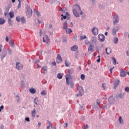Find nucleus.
Returning <instances> with one entry per match:
<instances>
[{
	"instance_id": "obj_1",
	"label": "nucleus",
	"mask_w": 129,
	"mask_h": 129,
	"mask_svg": "<svg viewBox=\"0 0 129 129\" xmlns=\"http://www.w3.org/2000/svg\"><path fill=\"white\" fill-rule=\"evenodd\" d=\"M26 12L27 18H31L32 17V14H33V11H32L30 7L27 6Z\"/></svg>"
},
{
	"instance_id": "obj_2",
	"label": "nucleus",
	"mask_w": 129,
	"mask_h": 129,
	"mask_svg": "<svg viewBox=\"0 0 129 129\" xmlns=\"http://www.w3.org/2000/svg\"><path fill=\"white\" fill-rule=\"evenodd\" d=\"M118 22H119L118 16H117V15H116V14H115L114 15L113 19V23L114 25L117 24Z\"/></svg>"
},
{
	"instance_id": "obj_3",
	"label": "nucleus",
	"mask_w": 129,
	"mask_h": 129,
	"mask_svg": "<svg viewBox=\"0 0 129 129\" xmlns=\"http://www.w3.org/2000/svg\"><path fill=\"white\" fill-rule=\"evenodd\" d=\"M23 67L24 66H23V64L21 63V62L16 63V68L17 70H23Z\"/></svg>"
},
{
	"instance_id": "obj_4",
	"label": "nucleus",
	"mask_w": 129,
	"mask_h": 129,
	"mask_svg": "<svg viewBox=\"0 0 129 129\" xmlns=\"http://www.w3.org/2000/svg\"><path fill=\"white\" fill-rule=\"evenodd\" d=\"M98 39L100 42H104L105 40V36L103 34H99L98 35Z\"/></svg>"
},
{
	"instance_id": "obj_5",
	"label": "nucleus",
	"mask_w": 129,
	"mask_h": 129,
	"mask_svg": "<svg viewBox=\"0 0 129 129\" xmlns=\"http://www.w3.org/2000/svg\"><path fill=\"white\" fill-rule=\"evenodd\" d=\"M66 79L67 84H68V85H71V88H74V83H71L70 84V83H69V78H68V76L66 77Z\"/></svg>"
},
{
	"instance_id": "obj_6",
	"label": "nucleus",
	"mask_w": 129,
	"mask_h": 129,
	"mask_svg": "<svg viewBox=\"0 0 129 129\" xmlns=\"http://www.w3.org/2000/svg\"><path fill=\"white\" fill-rule=\"evenodd\" d=\"M118 30H119V27H118V26H116L114 28H113V31L112 32V35H113V36L116 35V32H117Z\"/></svg>"
},
{
	"instance_id": "obj_7",
	"label": "nucleus",
	"mask_w": 129,
	"mask_h": 129,
	"mask_svg": "<svg viewBox=\"0 0 129 129\" xmlns=\"http://www.w3.org/2000/svg\"><path fill=\"white\" fill-rule=\"evenodd\" d=\"M92 32L94 35V36H95L96 35H98V28H97L96 27H94L92 29Z\"/></svg>"
},
{
	"instance_id": "obj_8",
	"label": "nucleus",
	"mask_w": 129,
	"mask_h": 129,
	"mask_svg": "<svg viewBox=\"0 0 129 129\" xmlns=\"http://www.w3.org/2000/svg\"><path fill=\"white\" fill-rule=\"evenodd\" d=\"M50 38H49V37H48V35H45L43 37V42L44 43H48V42H49Z\"/></svg>"
},
{
	"instance_id": "obj_9",
	"label": "nucleus",
	"mask_w": 129,
	"mask_h": 129,
	"mask_svg": "<svg viewBox=\"0 0 129 129\" xmlns=\"http://www.w3.org/2000/svg\"><path fill=\"white\" fill-rule=\"evenodd\" d=\"M120 76L121 77H125L126 76V73L123 69L121 70L120 71Z\"/></svg>"
},
{
	"instance_id": "obj_10",
	"label": "nucleus",
	"mask_w": 129,
	"mask_h": 129,
	"mask_svg": "<svg viewBox=\"0 0 129 129\" xmlns=\"http://www.w3.org/2000/svg\"><path fill=\"white\" fill-rule=\"evenodd\" d=\"M108 101L110 104H113V102L114 101V97H113V96L110 97Z\"/></svg>"
},
{
	"instance_id": "obj_11",
	"label": "nucleus",
	"mask_w": 129,
	"mask_h": 129,
	"mask_svg": "<svg viewBox=\"0 0 129 129\" xmlns=\"http://www.w3.org/2000/svg\"><path fill=\"white\" fill-rule=\"evenodd\" d=\"M77 90H78L79 92V94L80 95H81V94L82 93V92H83V88H82V86H78L77 87Z\"/></svg>"
},
{
	"instance_id": "obj_12",
	"label": "nucleus",
	"mask_w": 129,
	"mask_h": 129,
	"mask_svg": "<svg viewBox=\"0 0 129 129\" xmlns=\"http://www.w3.org/2000/svg\"><path fill=\"white\" fill-rule=\"evenodd\" d=\"M73 13L75 16H76L77 18H79V13L77 12L76 9L73 10Z\"/></svg>"
},
{
	"instance_id": "obj_13",
	"label": "nucleus",
	"mask_w": 129,
	"mask_h": 129,
	"mask_svg": "<svg viewBox=\"0 0 129 129\" xmlns=\"http://www.w3.org/2000/svg\"><path fill=\"white\" fill-rule=\"evenodd\" d=\"M62 29L63 30H66V29L68 28V24H67V21H65L62 24Z\"/></svg>"
},
{
	"instance_id": "obj_14",
	"label": "nucleus",
	"mask_w": 129,
	"mask_h": 129,
	"mask_svg": "<svg viewBox=\"0 0 129 129\" xmlns=\"http://www.w3.org/2000/svg\"><path fill=\"white\" fill-rule=\"evenodd\" d=\"M99 7L100 8V10H103L104 8H105V6L102 3H100L99 4Z\"/></svg>"
},
{
	"instance_id": "obj_15",
	"label": "nucleus",
	"mask_w": 129,
	"mask_h": 129,
	"mask_svg": "<svg viewBox=\"0 0 129 129\" xmlns=\"http://www.w3.org/2000/svg\"><path fill=\"white\" fill-rule=\"evenodd\" d=\"M77 49H78V46H77V45H74L73 47H71V50L72 51H77Z\"/></svg>"
},
{
	"instance_id": "obj_16",
	"label": "nucleus",
	"mask_w": 129,
	"mask_h": 129,
	"mask_svg": "<svg viewBox=\"0 0 129 129\" xmlns=\"http://www.w3.org/2000/svg\"><path fill=\"white\" fill-rule=\"evenodd\" d=\"M57 59H58L57 63H60L63 61L62 60V57H61L60 54H57Z\"/></svg>"
},
{
	"instance_id": "obj_17",
	"label": "nucleus",
	"mask_w": 129,
	"mask_h": 129,
	"mask_svg": "<svg viewBox=\"0 0 129 129\" xmlns=\"http://www.w3.org/2000/svg\"><path fill=\"white\" fill-rule=\"evenodd\" d=\"M119 85V80H117L114 84V89H116V87H117V86Z\"/></svg>"
},
{
	"instance_id": "obj_18",
	"label": "nucleus",
	"mask_w": 129,
	"mask_h": 129,
	"mask_svg": "<svg viewBox=\"0 0 129 129\" xmlns=\"http://www.w3.org/2000/svg\"><path fill=\"white\" fill-rule=\"evenodd\" d=\"M111 53V49L110 48H106V54L109 55Z\"/></svg>"
},
{
	"instance_id": "obj_19",
	"label": "nucleus",
	"mask_w": 129,
	"mask_h": 129,
	"mask_svg": "<svg viewBox=\"0 0 129 129\" xmlns=\"http://www.w3.org/2000/svg\"><path fill=\"white\" fill-rule=\"evenodd\" d=\"M6 23V20L4 18H0V25H4Z\"/></svg>"
},
{
	"instance_id": "obj_20",
	"label": "nucleus",
	"mask_w": 129,
	"mask_h": 129,
	"mask_svg": "<svg viewBox=\"0 0 129 129\" xmlns=\"http://www.w3.org/2000/svg\"><path fill=\"white\" fill-rule=\"evenodd\" d=\"M76 6L77 7V9H78L79 10V11H81L80 15H81V16H82V15H83V12H82V11H81V8H80V6H79V5H76Z\"/></svg>"
},
{
	"instance_id": "obj_21",
	"label": "nucleus",
	"mask_w": 129,
	"mask_h": 129,
	"mask_svg": "<svg viewBox=\"0 0 129 129\" xmlns=\"http://www.w3.org/2000/svg\"><path fill=\"white\" fill-rule=\"evenodd\" d=\"M65 30L67 34H70L71 33H72V30L70 28H67Z\"/></svg>"
},
{
	"instance_id": "obj_22",
	"label": "nucleus",
	"mask_w": 129,
	"mask_h": 129,
	"mask_svg": "<svg viewBox=\"0 0 129 129\" xmlns=\"http://www.w3.org/2000/svg\"><path fill=\"white\" fill-rule=\"evenodd\" d=\"M29 91L32 93V94H35V93H36V90L34 88L30 89Z\"/></svg>"
},
{
	"instance_id": "obj_23",
	"label": "nucleus",
	"mask_w": 129,
	"mask_h": 129,
	"mask_svg": "<svg viewBox=\"0 0 129 129\" xmlns=\"http://www.w3.org/2000/svg\"><path fill=\"white\" fill-rule=\"evenodd\" d=\"M118 120H119V123H122V124L123 123V119H122V117L121 116L119 117Z\"/></svg>"
},
{
	"instance_id": "obj_24",
	"label": "nucleus",
	"mask_w": 129,
	"mask_h": 129,
	"mask_svg": "<svg viewBox=\"0 0 129 129\" xmlns=\"http://www.w3.org/2000/svg\"><path fill=\"white\" fill-rule=\"evenodd\" d=\"M34 13L36 14V15H37L38 16V17H40L41 16V13H40L39 12V11H36V10L34 9Z\"/></svg>"
},
{
	"instance_id": "obj_25",
	"label": "nucleus",
	"mask_w": 129,
	"mask_h": 129,
	"mask_svg": "<svg viewBox=\"0 0 129 129\" xmlns=\"http://www.w3.org/2000/svg\"><path fill=\"white\" fill-rule=\"evenodd\" d=\"M87 37L86 35L83 36H80V41H82V40H84V39H87Z\"/></svg>"
},
{
	"instance_id": "obj_26",
	"label": "nucleus",
	"mask_w": 129,
	"mask_h": 129,
	"mask_svg": "<svg viewBox=\"0 0 129 129\" xmlns=\"http://www.w3.org/2000/svg\"><path fill=\"white\" fill-rule=\"evenodd\" d=\"M8 24L9 26H13V21L11 18H9L8 19Z\"/></svg>"
},
{
	"instance_id": "obj_27",
	"label": "nucleus",
	"mask_w": 129,
	"mask_h": 129,
	"mask_svg": "<svg viewBox=\"0 0 129 129\" xmlns=\"http://www.w3.org/2000/svg\"><path fill=\"white\" fill-rule=\"evenodd\" d=\"M21 23L22 24H25L26 23V19L24 17H22L21 19Z\"/></svg>"
},
{
	"instance_id": "obj_28",
	"label": "nucleus",
	"mask_w": 129,
	"mask_h": 129,
	"mask_svg": "<svg viewBox=\"0 0 129 129\" xmlns=\"http://www.w3.org/2000/svg\"><path fill=\"white\" fill-rule=\"evenodd\" d=\"M31 113H32V116L33 117H35L36 116V114H35L36 113V110H33Z\"/></svg>"
},
{
	"instance_id": "obj_29",
	"label": "nucleus",
	"mask_w": 129,
	"mask_h": 129,
	"mask_svg": "<svg viewBox=\"0 0 129 129\" xmlns=\"http://www.w3.org/2000/svg\"><path fill=\"white\" fill-rule=\"evenodd\" d=\"M113 42L114 44H117L118 42V38L117 37H115L113 40Z\"/></svg>"
},
{
	"instance_id": "obj_30",
	"label": "nucleus",
	"mask_w": 129,
	"mask_h": 129,
	"mask_svg": "<svg viewBox=\"0 0 129 129\" xmlns=\"http://www.w3.org/2000/svg\"><path fill=\"white\" fill-rule=\"evenodd\" d=\"M34 102L35 104H36V105H38V102H39V100H38V98H35L34 99Z\"/></svg>"
},
{
	"instance_id": "obj_31",
	"label": "nucleus",
	"mask_w": 129,
	"mask_h": 129,
	"mask_svg": "<svg viewBox=\"0 0 129 129\" xmlns=\"http://www.w3.org/2000/svg\"><path fill=\"white\" fill-rule=\"evenodd\" d=\"M69 74H73V72H74V70L73 69H71L68 70Z\"/></svg>"
},
{
	"instance_id": "obj_32",
	"label": "nucleus",
	"mask_w": 129,
	"mask_h": 129,
	"mask_svg": "<svg viewBox=\"0 0 129 129\" xmlns=\"http://www.w3.org/2000/svg\"><path fill=\"white\" fill-rule=\"evenodd\" d=\"M47 68H48L47 66H44L42 67V69L44 71V73H46L47 72Z\"/></svg>"
},
{
	"instance_id": "obj_33",
	"label": "nucleus",
	"mask_w": 129,
	"mask_h": 129,
	"mask_svg": "<svg viewBox=\"0 0 129 129\" xmlns=\"http://www.w3.org/2000/svg\"><path fill=\"white\" fill-rule=\"evenodd\" d=\"M88 51H91V52H93V47L92 45H90L88 48Z\"/></svg>"
},
{
	"instance_id": "obj_34",
	"label": "nucleus",
	"mask_w": 129,
	"mask_h": 129,
	"mask_svg": "<svg viewBox=\"0 0 129 129\" xmlns=\"http://www.w3.org/2000/svg\"><path fill=\"white\" fill-rule=\"evenodd\" d=\"M9 15L10 16L11 19H12V18H14V16H15V14H14L13 12H10Z\"/></svg>"
},
{
	"instance_id": "obj_35",
	"label": "nucleus",
	"mask_w": 129,
	"mask_h": 129,
	"mask_svg": "<svg viewBox=\"0 0 129 129\" xmlns=\"http://www.w3.org/2000/svg\"><path fill=\"white\" fill-rule=\"evenodd\" d=\"M6 55H7V52H3V55H2L1 56V57H2V60H3V59H4V58H5V57H6Z\"/></svg>"
},
{
	"instance_id": "obj_36",
	"label": "nucleus",
	"mask_w": 129,
	"mask_h": 129,
	"mask_svg": "<svg viewBox=\"0 0 129 129\" xmlns=\"http://www.w3.org/2000/svg\"><path fill=\"white\" fill-rule=\"evenodd\" d=\"M118 97L121 98V99H122L123 98V97H124V94H120L118 95Z\"/></svg>"
},
{
	"instance_id": "obj_37",
	"label": "nucleus",
	"mask_w": 129,
	"mask_h": 129,
	"mask_svg": "<svg viewBox=\"0 0 129 129\" xmlns=\"http://www.w3.org/2000/svg\"><path fill=\"white\" fill-rule=\"evenodd\" d=\"M16 20L18 23H20L21 22V17H20V16H17Z\"/></svg>"
},
{
	"instance_id": "obj_38",
	"label": "nucleus",
	"mask_w": 129,
	"mask_h": 129,
	"mask_svg": "<svg viewBox=\"0 0 129 129\" xmlns=\"http://www.w3.org/2000/svg\"><path fill=\"white\" fill-rule=\"evenodd\" d=\"M62 77H63V76H62V74H57V78H58V79H62Z\"/></svg>"
},
{
	"instance_id": "obj_39",
	"label": "nucleus",
	"mask_w": 129,
	"mask_h": 129,
	"mask_svg": "<svg viewBox=\"0 0 129 129\" xmlns=\"http://www.w3.org/2000/svg\"><path fill=\"white\" fill-rule=\"evenodd\" d=\"M81 79L82 80H85V75H84V74H82L81 75Z\"/></svg>"
},
{
	"instance_id": "obj_40",
	"label": "nucleus",
	"mask_w": 129,
	"mask_h": 129,
	"mask_svg": "<svg viewBox=\"0 0 129 129\" xmlns=\"http://www.w3.org/2000/svg\"><path fill=\"white\" fill-rule=\"evenodd\" d=\"M9 44L11 47H14V46H15V43L12 41H10Z\"/></svg>"
},
{
	"instance_id": "obj_41",
	"label": "nucleus",
	"mask_w": 129,
	"mask_h": 129,
	"mask_svg": "<svg viewBox=\"0 0 129 129\" xmlns=\"http://www.w3.org/2000/svg\"><path fill=\"white\" fill-rule=\"evenodd\" d=\"M112 59L113 61H113L114 65H116V59H115V58H114V57H112Z\"/></svg>"
},
{
	"instance_id": "obj_42",
	"label": "nucleus",
	"mask_w": 129,
	"mask_h": 129,
	"mask_svg": "<svg viewBox=\"0 0 129 129\" xmlns=\"http://www.w3.org/2000/svg\"><path fill=\"white\" fill-rule=\"evenodd\" d=\"M124 90H125V92H127V93H128V92H129V87H125Z\"/></svg>"
},
{
	"instance_id": "obj_43",
	"label": "nucleus",
	"mask_w": 129,
	"mask_h": 129,
	"mask_svg": "<svg viewBox=\"0 0 129 129\" xmlns=\"http://www.w3.org/2000/svg\"><path fill=\"white\" fill-rule=\"evenodd\" d=\"M47 93L45 92V91H42L41 92V95H46Z\"/></svg>"
},
{
	"instance_id": "obj_44",
	"label": "nucleus",
	"mask_w": 129,
	"mask_h": 129,
	"mask_svg": "<svg viewBox=\"0 0 129 129\" xmlns=\"http://www.w3.org/2000/svg\"><path fill=\"white\" fill-rule=\"evenodd\" d=\"M102 87L103 88V90H105V84L103 83L102 84Z\"/></svg>"
},
{
	"instance_id": "obj_45",
	"label": "nucleus",
	"mask_w": 129,
	"mask_h": 129,
	"mask_svg": "<svg viewBox=\"0 0 129 129\" xmlns=\"http://www.w3.org/2000/svg\"><path fill=\"white\" fill-rule=\"evenodd\" d=\"M47 122H48V123L49 124V126L52 127V123L50 121H49V120H47Z\"/></svg>"
},
{
	"instance_id": "obj_46",
	"label": "nucleus",
	"mask_w": 129,
	"mask_h": 129,
	"mask_svg": "<svg viewBox=\"0 0 129 129\" xmlns=\"http://www.w3.org/2000/svg\"><path fill=\"white\" fill-rule=\"evenodd\" d=\"M63 20H66V19H67V16H63V17L61 18V20H63Z\"/></svg>"
},
{
	"instance_id": "obj_47",
	"label": "nucleus",
	"mask_w": 129,
	"mask_h": 129,
	"mask_svg": "<svg viewBox=\"0 0 129 129\" xmlns=\"http://www.w3.org/2000/svg\"><path fill=\"white\" fill-rule=\"evenodd\" d=\"M25 120L26 121H28V122H30V118L29 117H26L25 118Z\"/></svg>"
},
{
	"instance_id": "obj_48",
	"label": "nucleus",
	"mask_w": 129,
	"mask_h": 129,
	"mask_svg": "<svg viewBox=\"0 0 129 129\" xmlns=\"http://www.w3.org/2000/svg\"><path fill=\"white\" fill-rule=\"evenodd\" d=\"M4 107H5L4 106V105H2L0 107V112L2 111V110H3V109H4Z\"/></svg>"
},
{
	"instance_id": "obj_49",
	"label": "nucleus",
	"mask_w": 129,
	"mask_h": 129,
	"mask_svg": "<svg viewBox=\"0 0 129 129\" xmlns=\"http://www.w3.org/2000/svg\"><path fill=\"white\" fill-rule=\"evenodd\" d=\"M65 64H66V67H69V63H68L67 62V60H66V61H65Z\"/></svg>"
},
{
	"instance_id": "obj_50",
	"label": "nucleus",
	"mask_w": 129,
	"mask_h": 129,
	"mask_svg": "<svg viewBox=\"0 0 129 129\" xmlns=\"http://www.w3.org/2000/svg\"><path fill=\"white\" fill-rule=\"evenodd\" d=\"M18 2L19 3L18 5V9H20L21 8V2L20 1V0H18Z\"/></svg>"
},
{
	"instance_id": "obj_51",
	"label": "nucleus",
	"mask_w": 129,
	"mask_h": 129,
	"mask_svg": "<svg viewBox=\"0 0 129 129\" xmlns=\"http://www.w3.org/2000/svg\"><path fill=\"white\" fill-rule=\"evenodd\" d=\"M97 104L98 105H99L100 104V101H99L98 100H97Z\"/></svg>"
},
{
	"instance_id": "obj_52",
	"label": "nucleus",
	"mask_w": 129,
	"mask_h": 129,
	"mask_svg": "<svg viewBox=\"0 0 129 129\" xmlns=\"http://www.w3.org/2000/svg\"><path fill=\"white\" fill-rule=\"evenodd\" d=\"M6 42H9V37L8 36H6Z\"/></svg>"
},
{
	"instance_id": "obj_53",
	"label": "nucleus",
	"mask_w": 129,
	"mask_h": 129,
	"mask_svg": "<svg viewBox=\"0 0 129 129\" xmlns=\"http://www.w3.org/2000/svg\"><path fill=\"white\" fill-rule=\"evenodd\" d=\"M113 68H114V67H113V68H112L110 69V73H112V70L113 69Z\"/></svg>"
},
{
	"instance_id": "obj_54",
	"label": "nucleus",
	"mask_w": 129,
	"mask_h": 129,
	"mask_svg": "<svg viewBox=\"0 0 129 129\" xmlns=\"http://www.w3.org/2000/svg\"><path fill=\"white\" fill-rule=\"evenodd\" d=\"M90 2H92V4H95V0H90Z\"/></svg>"
},
{
	"instance_id": "obj_55",
	"label": "nucleus",
	"mask_w": 129,
	"mask_h": 129,
	"mask_svg": "<svg viewBox=\"0 0 129 129\" xmlns=\"http://www.w3.org/2000/svg\"><path fill=\"white\" fill-rule=\"evenodd\" d=\"M52 64L53 66H56V62H52Z\"/></svg>"
},
{
	"instance_id": "obj_56",
	"label": "nucleus",
	"mask_w": 129,
	"mask_h": 129,
	"mask_svg": "<svg viewBox=\"0 0 129 129\" xmlns=\"http://www.w3.org/2000/svg\"><path fill=\"white\" fill-rule=\"evenodd\" d=\"M38 126L39 127H40V126H41V122H38Z\"/></svg>"
},
{
	"instance_id": "obj_57",
	"label": "nucleus",
	"mask_w": 129,
	"mask_h": 129,
	"mask_svg": "<svg viewBox=\"0 0 129 129\" xmlns=\"http://www.w3.org/2000/svg\"><path fill=\"white\" fill-rule=\"evenodd\" d=\"M87 128H88V125H86L84 129H87Z\"/></svg>"
},
{
	"instance_id": "obj_58",
	"label": "nucleus",
	"mask_w": 129,
	"mask_h": 129,
	"mask_svg": "<svg viewBox=\"0 0 129 129\" xmlns=\"http://www.w3.org/2000/svg\"><path fill=\"white\" fill-rule=\"evenodd\" d=\"M97 62L98 63H99V62H100V58H99L97 60Z\"/></svg>"
},
{
	"instance_id": "obj_59",
	"label": "nucleus",
	"mask_w": 129,
	"mask_h": 129,
	"mask_svg": "<svg viewBox=\"0 0 129 129\" xmlns=\"http://www.w3.org/2000/svg\"><path fill=\"white\" fill-rule=\"evenodd\" d=\"M49 27L50 29H52V24H50L49 25Z\"/></svg>"
},
{
	"instance_id": "obj_60",
	"label": "nucleus",
	"mask_w": 129,
	"mask_h": 129,
	"mask_svg": "<svg viewBox=\"0 0 129 129\" xmlns=\"http://www.w3.org/2000/svg\"><path fill=\"white\" fill-rule=\"evenodd\" d=\"M68 126V123H66V125L64 126V127H67Z\"/></svg>"
},
{
	"instance_id": "obj_61",
	"label": "nucleus",
	"mask_w": 129,
	"mask_h": 129,
	"mask_svg": "<svg viewBox=\"0 0 129 129\" xmlns=\"http://www.w3.org/2000/svg\"><path fill=\"white\" fill-rule=\"evenodd\" d=\"M37 66H38V68H41L42 67L40 65H39V64H37Z\"/></svg>"
},
{
	"instance_id": "obj_62",
	"label": "nucleus",
	"mask_w": 129,
	"mask_h": 129,
	"mask_svg": "<svg viewBox=\"0 0 129 129\" xmlns=\"http://www.w3.org/2000/svg\"><path fill=\"white\" fill-rule=\"evenodd\" d=\"M59 11H60V12H63V9H62V8H60Z\"/></svg>"
},
{
	"instance_id": "obj_63",
	"label": "nucleus",
	"mask_w": 129,
	"mask_h": 129,
	"mask_svg": "<svg viewBox=\"0 0 129 129\" xmlns=\"http://www.w3.org/2000/svg\"><path fill=\"white\" fill-rule=\"evenodd\" d=\"M66 16H69V13H68V12H66Z\"/></svg>"
},
{
	"instance_id": "obj_64",
	"label": "nucleus",
	"mask_w": 129,
	"mask_h": 129,
	"mask_svg": "<svg viewBox=\"0 0 129 129\" xmlns=\"http://www.w3.org/2000/svg\"><path fill=\"white\" fill-rule=\"evenodd\" d=\"M22 87H25V85L23 83L22 84Z\"/></svg>"
}]
</instances>
